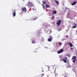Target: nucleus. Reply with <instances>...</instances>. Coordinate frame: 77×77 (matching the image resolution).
I'll list each match as a JSON object with an SVG mask.
<instances>
[{"instance_id":"f257e3e1","label":"nucleus","mask_w":77,"mask_h":77,"mask_svg":"<svg viewBox=\"0 0 77 77\" xmlns=\"http://www.w3.org/2000/svg\"><path fill=\"white\" fill-rule=\"evenodd\" d=\"M27 6H29V7H32V6H33V7H35V5L34 4L32 3V2H29L27 4Z\"/></svg>"},{"instance_id":"f03ea898","label":"nucleus","mask_w":77,"mask_h":77,"mask_svg":"<svg viewBox=\"0 0 77 77\" xmlns=\"http://www.w3.org/2000/svg\"><path fill=\"white\" fill-rule=\"evenodd\" d=\"M13 12H14L12 13V15L13 17H15L16 16V10H14L13 11Z\"/></svg>"},{"instance_id":"7ed1b4c3","label":"nucleus","mask_w":77,"mask_h":77,"mask_svg":"<svg viewBox=\"0 0 77 77\" xmlns=\"http://www.w3.org/2000/svg\"><path fill=\"white\" fill-rule=\"evenodd\" d=\"M21 8L22 9V12H27V9H26V7L22 8Z\"/></svg>"},{"instance_id":"20e7f679","label":"nucleus","mask_w":77,"mask_h":77,"mask_svg":"<svg viewBox=\"0 0 77 77\" xmlns=\"http://www.w3.org/2000/svg\"><path fill=\"white\" fill-rule=\"evenodd\" d=\"M61 20H59L58 21L57 23V25L58 26H60V23H61Z\"/></svg>"},{"instance_id":"39448f33","label":"nucleus","mask_w":77,"mask_h":77,"mask_svg":"<svg viewBox=\"0 0 77 77\" xmlns=\"http://www.w3.org/2000/svg\"><path fill=\"white\" fill-rule=\"evenodd\" d=\"M63 49H62L60 51H58L57 53L58 54H60V53H63Z\"/></svg>"},{"instance_id":"423d86ee","label":"nucleus","mask_w":77,"mask_h":77,"mask_svg":"<svg viewBox=\"0 0 77 77\" xmlns=\"http://www.w3.org/2000/svg\"><path fill=\"white\" fill-rule=\"evenodd\" d=\"M64 59H63V61L64 62V63H66V60H67V57H64Z\"/></svg>"},{"instance_id":"0eeeda50","label":"nucleus","mask_w":77,"mask_h":77,"mask_svg":"<svg viewBox=\"0 0 77 77\" xmlns=\"http://www.w3.org/2000/svg\"><path fill=\"white\" fill-rule=\"evenodd\" d=\"M68 44L69 45V46H70V47H72L73 46V45H72V44L71 42L68 43Z\"/></svg>"},{"instance_id":"6e6552de","label":"nucleus","mask_w":77,"mask_h":77,"mask_svg":"<svg viewBox=\"0 0 77 77\" xmlns=\"http://www.w3.org/2000/svg\"><path fill=\"white\" fill-rule=\"evenodd\" d=\"M76 59V56H73L72 57V60H75Z\"/></svg>"},{"instance_id":"1a4fd4ad","label":"nucleus","mask_w":77,"mask_h":77,"mask_svg":"<svg viewBox=\"0 0 77 77\" xmlns=\"http://www.w3.org/2000/svg\"><path fill=\"white\" fill-rule=\"evenodd\" d=\"M76 3H77V2H76V1H75L74 2H73L72 3V6H74V5H75V4H76Z\"/></svg>"},{"instance_id":"9d476101","label":"nucleus","mask_w":77,"mask_h":77,"mask_svg":"<svg viewBox=\"0 0 77 77\" xmlns=\"http://www.w3.org/2000/svg\"><path fill=\"white\" fill-rule=\"evenodd\" d=\"M57 14V11H53L52 15H53V14Z\"/></svg>"},{"instance_id":"9b49d317","label":"nucleus","mask_w":77,"mask_h":77,"mask_svg":"<svg viewBox=\"0 0 77 77\" xmlns=\"http://www.w3.org/2000/svg\"><path fill=\"white\" fill-rule=\"evenodd\" d=\"M48 41L49 42H51V41H52V39L51 38H48Z\"/></svg>"},{"instance_id":"f8f14e48","label":"nucleus","mask_w":77,"mask_h":77,"mask_svg":"<svg viewBox=\"0 0 77 77\" xmlns=\"http://www.w3.org/2000/svg\"><path fill=\"white\" fill-rule=\"evenodd\" d=\"M45 7L46 8H50V5H49L48 4H46L45 5Z\"/></svg>"},{"instance_id":"ddd939ff","label":"nucleus","mask_w":77,"mask_h":77,"mask_svg":"<svg viewBox=\"0 0 77 77\" xmlns=\"http://www.w3.org/2000/svg\"><path fill=\"white\" fill-rule=\"evenodd\" d=\"M55 2L57 4V5H59V1L56 0H54Z\"/></svg>"},{"instance_id":"4468645a","label":"nucleus","mask_w":77,"mask_h":77,"mask_svg":"<svg viewBox=\"0 0 77 77\" xmlns=\"http://www.w3.org/2000/svg\"><path fill=\"white\" fill-rule=\"evenodd\" d=\"M47 33H48V34H49V35H50V33H51V32H50V31H48L47 32Z\"/></svg>"},{"instance_id":"2eb2a0df","label":"nucleus","mask_w":77,"mask_h":77,"mask_svg":"<svg viewBox=\"0 0 77 77\" xmlns=\"http://www.w3.org/2000/svg\"><path fill=\"white\" fill-rule=\"evenodd\" d=\"M76 26L77 24H75L74 26H72L73 28V29H74V28H76V27H77V26Z\"/></svg>"},{"instance_id":"dca6fc26","label":"nucleus","mask_w":77,"mask_h":77,"mask_svg":"<svg viewBox=\"0 0 77 77\" xmlns=\"http://www.w3.org/2000/svg\"><path fill=\"white\" fill-rule=\"evenodd\" d=\"M35 40H33L32 41V44H35Z\"/></svg>"},{"instance_id":"f3484780","label":"nucleus","mask_w":77,"mask_h":77,"mask_svg":"<svg viewBox=\"0 0 77 77\" xmlns=\"http://www.w3.org/2000/svg\"><path fill=\"white\" fill-rule=\"evenodd\" d=\"M42 6H43V8L44 9V10H45V6L44 5V4H42Z\"/></svg>"},{"instance_id":"a211bd4d","label":"nucleus","mask_w":77,"mask_h":77,"mask_svg":"<svg viewBox=\"0 0 77 77\" xmlns=\"http://www.w3.org/2000/svg\"><path fill=\"white\" fill-rule=\"evenodd\" d=\"M44 4V5H46V2L45 1H44V2H42Z\"/></svg>"},{"instance_id":"6ab92c4d","label":"nucleus","mask_w":77,"mask_h":77,"mask_svg":"<svg viewBox=\"0 0 77 77\" xmlns=\"http://www.w3.org/2000/svg\"><path fill=\"white\" fill-rule=\"evenodd\" d=\"M58 44L59 45H62V43H61L60 42H59Z\"/></svg>"},{"instance_id":"aec40b11","label":"nucleus","mask_w":77,"mask_h":77,"mask_svg":"<svg viewBox=\"0 0 77 77\" xmlns=\"http://www.w3.org/2000/svg\"><path fill=\"white\" fill-rule=\"evenodd\" d=\"M36 19H38V18L36 17L34 19H32V20L34 21V20H36Z\"/></svg>"},{"instance_id":"412c9836","label":"nucleus","mask_w":77,"mask_h":77,"mask_svg":"<svg viewBox=\"0 0 77 77\" xmlns=\"http://www.w3.org/2000/svg\"><path fill=\"white\" fill-rule=\"evenodd\" d=\"M76 59H75L73 60H72L73 62V63H75V61H76Z\"/></svg>"},{"instance_id":"4be33fe9","label":"nucleus","mask_w":77,"mask_h":77,"mask_svg":"<svg viewBox=\"0 0 77 77\" xmlns=\"http://www.w3.org/2000/svg\"><path fill=\"white\" fill-rule=\"evenodd\" d=\"M49 37H50L49 38H51L52 39H53V38H52V37H51V36H49Z\"/></svg>"},{"instance_id":"5701e85b","label":"nucleus","mask_w":77,"mask_h":77,"mask_svg":"<svg viewBox=\"0 0 77 77\" xmlns=\"http://www.w3.org/2000/svg\"><path fill=\"white\" fill-rule=\"evenodd\" d=\"M54 16H53V17L52 18V19H54Z\"/></svg>"},{"instance_id":"b1692460","label":"nucleus","mask_w":77,"mask_h":77,"mask_svg":"<svg viewBox=\"0 0 77 77\" xmlns=\"http://www.w3.org/2000/svg\"><path fill=\"white\" fill-rule=\"evenodd\" d=\"M41 75H42V76H44V74L43 73L42 74H41Z\"/></svg>"},{"instance_id":"393cba45","label":"nucleus","mask_w":77,"mask_h":77,"mask_svg":"<svg viewBox=\"0 0 77 77\" xmlns=\"http://www.w3.org/2000/svg\"><path fill=\"white\" fill-rule=\"evenodd\" d=\"M49 74H48V75H47V77H49Z\"/></svg>"},{"instance_id":"a878e982","label":"nucleus","mask_w":77,"mask_h":77,"mask_svg":"<svg viewBox=\"0 0 77 77\" xmlns=\"http://www.w3.org/2000/svg\"><path fill=\"white\" fill-rule=\"evenodd\" d=\"M71 50H72V49H73V48H71Z\"/></svg>"},{"instance_id":"bb28decb","label":"nucleus","mask_w":77,"mask_h":77,"mask_svg":"<svg viewBox=\"0 0 77 77\" xmlns=\"http://www.w3.org/2000/svg\"><path fill=\"white\" fill-rule=\"evenodd\" d=\"M42 72H44V70H42Z\"/></svg>"},{"instance_id":"cd10ccee","label":"nucleus","mask_w":77,"mask_h":77,"mask_svg":"<svg viewBox=\"0 0 77 77\" xmlns=\"http://www.w3.org/2000/svg\"><path fill=\"white\" fill-rule=\"evenodd\" d=\"M66 37H69L68 35H66Z\"/></svg>"},{"instance_id":"c85d7f7f","label":"nucleus","mask_w":77,"mask_h":77,"mask_svg":"<svg viewBox=\"0 0 77 77\" xmlns=\"http://www.w3.org/2000/svg\"><path fill=\"white\" fill-rule=\"evenodd\" d=\"M60 59H61V57H60Z\"/></svg>"},{"instance_id":"c756f323","label":"nucleus","mask_w":77,"mask_h":77,"mask_svg":"<svg viewBox=\"0 0 77 77\" xmlns=\"http://www.w3.org/2000/svg\"><path fill=\"white\" fill-rule=\"evenodd\" d=\"M42 69H43V68H42Z\"/></svg>"}]
</instances>
